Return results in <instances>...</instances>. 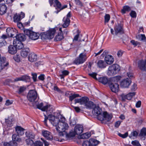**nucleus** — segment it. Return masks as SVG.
<instances>
[{"instance_id": "1", "label": "nucleus", "mask_w": 146, "mask_h": 146, "mask_svg": "<svg viewBox=\"0 0 146 146\" xmlns=\"http://www.w3.org/2000/svg\"><path fill=\"white\" fill-rule=\"evenodd\" d=\"M49 121L53 125L56 127V129L59 132L60 137L64 135V117L61 114L60 112H57L55 113L54 116L49 115Z\"/></svg>"}, {"instance_id": "2", "label": "nucleus", "mask_w": 146, "mask_h": 146, "mask_svg": "<svg viewBox=\"0 0 146 146\" xmlns=\"http://www.w3.org/2000/svg\"><path fill=\"white\" fill-rule=\"evenodd\" d=\"M58 30L59 32L57 35L54 38V40L57 41L61 40L63 39L62 31L61 27H56L53 28L49 29L46 32H43L40 34L41 38L42 40L46 39H51L54 36L56 31Z\"/></svg>"}, {"instance_id": "3", "label": "nucleus", "mask_w": 146, "mask_h": 146, "mask_svg": "<svg viewBox=\"0 0 146 146\" xmlns=\"http://www.w3.org/2000/svg\"><path fill=\"white\" fill-rule=\"evenodd\" d=\"M121 77L117 76L110 78V83L109 84L111 91L113 92L116 93L118 91L119 85L117 82L119 81Z\"/></svg>"}, {"instance_id": "4", "label": "nucleus", "mask_w": 146, "mask_h": 146, "mask_svg": "<svg viewBox=\"0 0 146 146\" xmlns=\"http://www.w3.org/2000/svg\"><path fill=\"white\" fill-rule=\"evenodd\" d=\"M120 67L117 64H113L108 68V73L110 75H114L118 74L120 70Z\"/></svg>"}, {"instance_id": "5", "label": "nucleus", "mask_w": 146, "mask_h": 146, "mask_svg": "<svg viewBox=\"0 0 146 146\" xmlns=\"http://www.w3.org/2000/svg\"><path fill=\"white\" fill-rule=\"evenodd\" d=\"M27 98L28 100L30 102H34L39 97L37 92L35 90H29L27 95Z\"/></svg>"}, {"instance_id": "6", "label": "nucleus", "mask_w": 146, "mask_h": 146, "mask_svg": "<svg viewBox=\"0 0 146 146\" xmlns=\"http://www.w3.org/2000/svg\"><path fill=\"white\" fill-rule=\"evenodd\" d=\"M87 58L86 53H82L75 59L73 63L76 65L82 64L86 61Z\"/></svg>"}, {"instance_id": "7", "label": "nucleus", "mask_w": 146, "mask_h": 146, "mask_svg": "<svg viewBox=\"0 0 146 146\" xmlns=\"http://www.w3.org/2000/svg\"><path fill=\"white\" fill-rule=\"evenodd\" d=\"M98 144V141L94 139H90L89 141H85L83 142L82 146H96Z\"/></svg>"}, {"instance_id": "8", "label": "nucleus", "mask_w": 146, "mask_h": 146, "mask_svg": "<svg viewBox=\"0 0 146 146\" xmlns=\"http://www.w3.org/2000/svg\"><path fill=\"white\" fill-rule=\"evenodd\" d=\"M6 32L8 37H15V35L17 33V30L14 28L8 27L6 29Z\"/></svg>"}, {"instance_id": "9", "label": "nucleus", "mask_w": 146, "mask_h": 146, "mask_svg": "<svg viewBox=\"0 0 146 146\" xmlns=\"http://www.w3.org/2000/svg\"><path fill=\"white\" fill-rule=\"evenodd\" d=\"M135 95V92H130L126 95L122 94L121 95L122 101H125L126 100H130L132 97Z\"/></svg>"}, {"instance_id": "10", "label": "nucleus", "mask_w": 146, "mask_h": 146, "mask_svg": "<svg viewBox=\"0 0 146 146\" xmlns=\"http://www.w3.org/2000/svg\"><path fill=\"white\" fill-rule=\"evenodd\" d=\"M12 138L13 141L11 142L12 146H17V144L16 141H17L19 143L22 142L21 139L19 137V136L17 134H13L12 136Z\"/></svg>"}, {"instance_id": "11", "label": "nucleus", "mask_w": 146, "mask_h": 146, "mask_svg": "<svg viewBox=\"0 0 146 146\" xmlns=\"http://www.w3.org/2000/svg\"><path fill=\"white\" fill-rule=\"evenodd\" d=\"M114 29L115 35H117L118 33L120 34L124 33V31L123 28V26L121 24L118 23L115 27Z\"/></svg>"}, {"instance_id": "12", "label": "nucleus", "mask_w": 146, "mask_h": 146, "mask_svg": "<svg viewBox=\"0 0 146 146\" xmlns=\"http://www.w3.org/2000/svg\"><path fill=\"white\" fill-rule=\"evenodd\" d=\"M89 100V98L86 96H84L79 99H76L74 100L75 103H80V104H86L87 102Z\"/></svg>"}, {"instance_id": "13", "label": "nucleus", "mask_w": 146, "mask_h": 146, "mask_svg": "<svg viewBox=\"0 0 146 146\" xmlns=\"http://www.w3.org/2000/svg\"><path fill=\"white\" fill-rule=\"evenodd\" d=\"M138 67L141 70L146 71V60H141L139 61Z\"/></svg>"}, {"instance_id": "14", "label": "nucleus", "mask_w": 146, "mask_h": 146, "mask_svg": "<svg viewBox=\"0 0 146 146\" xmlns=\"http://www.w3.org/2000/svg\"><path fill=\"white\" fill-rule=\"evenodd\" d=\"M131 82V79L128 78L123 79L120 83L121 86L123 88H128Z\"/></svg>"}, {"instance_id": "15", "label": "nucleus", "mask_w": 146, "mask_h": 146, "mask_svg": "<svg viewBox=\"0 0 146 146\" xmlns=\"http://www.w3.org/2000/svg\"><path fill=\"white\" fill-rule=\"evenodd\" d=\"M9 65V63L6 60L5 57H2L0 59V72Z\"/></svg>"}, {"instance_id": "16", "label": "nucleus", "mask_w": 146, "mask_h": 146, "mask_svg": "<svg viewBox=\"0 0 146 146\" xmlns=\"http://www.w3.org/2000/svg\"><path fill=\"white\" fill-rule=\"evenodd\" d=\"M24 13H21V14H15L13 17V21L14 22L17 23L19 22L21 20L25 17Z\"/></svg>"}, {"instance_id": "17", "label": "nucleus", "mask_w": 146, "mask_h": 146, "mask_svg": "<svg viewBox=\"0 0 146 146\" xmlns=\"http://www.w3.org/2000/svg\"><path fill=\"white\" fill-rule=\"evenodd\" d=\"M43 136L47 139L51 140L53 139V137L51 133L47 130H43L42 131Z\"/></svg>"}, {"instance_id": "18", "label": "nucleus", "mask_w": 146, "mask_h": 146, "mask_svg": "<svg viewBox=\"0 0 146 146\" xmlns=\"http://www.w3.org/2000/svg\"><path fill=\"white\" fill-rule=\"evenodd\" d=\"M110 78L109 79L107 77L104 76L99 77L98 80L103 84L106 85L107 84H109L110 83Z\"/></svg>"}, {"instance_id": "19", "label": "nucleus", "mask_w": 146, "mask_h": 146, "mask_svg": "<svg viewBox=\"0 0 146 146\" xmlns=\"http://www.w3.org/2000/svg\"><path fill=\"white\" fill-rule=\"evenodd\" d=\"M83 130V126L80 125H77L75 127L74 131L76 135H80L82 133Z\"/></svg>"}, {"instance_id": "20", "label": "nucleus", "mask_w": 146, "mask_h": 146, "mask_svg": "<svg viewBox=\"0 0 146 146\" xmlns=\"http://www.w3.org/2000/svg\"><path fill=\"white\" fill-rule=\"evenodd\" d=\"M104 60L107 64L110 65L112 64L114 61L113 56L110 55H107L104 58Z\"/></svg>"}, {"instance_id": "21", "label": "nucleus", "mask_w": 146, "mask_h": 146, "mask_svg": "<svg viewBox=\"0 0 146 146\" xmlns=\"http://www.w3.org/2000/svg\"><path fill=\"white\" fill-rule=\"evenodd\" d=\"M13 44L15 46L16 48L18 49H22L24 47L22 41H20L17 40H14L13 42Z\"/></svg>"}, {"instance_id": "22", "label": "nucleus", "mask_w": 146, "mask_h": 146, "mask_svg": "<svg viewBox=\"0 0 146 146\" xmlns=\"http://www.w3.org/2000/svg\"><path fill=\"white\" fill-rule=\"evenodd\" d=\"M71 12H68L66 15V17L65 21H64V28L68 27L69 25L70 22V19L71 17Z\"/></svg>"}, {"instance_id": "23", "label": "nucleus", "mask_w": 146, "mask_h": 146, "mask_svg": "<svg viewBox=\"0 0 146 146\" xmlns=\"http://www.w3.org/2000/svg\"><path fill=\"white\" fill-rule=\"evenodd\" d=\"M15 37H16V39L15 40H17L20 41H24L26 39V36L23 33L16 34Z\"/></svg>"}, {"instance_id": "24", "label": "nucleus", "mask_w": 146, "mask_h": 146, "mask_svg": "<svg viewBox=\"0 0 146 146\" xmlns=\"http://www.w3.org/2000/svg\"><path fill=\"white\" fill-rule=\"evenodd\" d=\"M8 52L11 54H14L17 52V48L15 46L10 45L8 48Z\"/></svg>"}, {"instance_id": "25", "label": "nucleus", "mask_w": 146, "mask_h": 146, "mask_svg": "<svg viewBox=\"0 0 146 146\" xmlns=\"http://www.w3.org/2000/svg\"><path fill=\"white\" fill-rule=\"evenodd\" d=\"M15 131L17 132V134L19 137V135H22L24 133V131L25 129L23 127L19 126H17L15 128Z\"/></svg>"}, {"instance_id": "26", "label": "nucleus", "mask_w": 146, "mask_h": 146, "mask_svg": "<svg viewBox=\"0 0 146 146\" xmlns=\"http://www.w3.org/2000/svg\"><path fill=\"white\" fill-rule=\"evenodd\" d=\"M97 67L101 68H104L107 66V64L105 61L101 60H99L97 63Z\"/></svg>"}, {"instance_id": "27", "label": "nucleus", "mask_w": 146, "mask_h": 146, "mask_svg": "<svg viewBox=\"0 0 146 146\" xmlns=\"http://www.w3.org/2000/svg\"><path fill=\"white\" fill-rule=\"evenodd\" d=\"M103 116L104 120H106L107 122L110 121L113 117L112 114H109L107 111L103 112Z\"/></svg>"}, {"instance_id": "28", "label": "nucleus", "mask_w": 146, "mask_h": 146, "mask_svg": "<svg viewBox=\"0 0 146 146\" xmlns=\"http://www.w3.org/2000/svg\"><path fill=\"white\" fill-rule=\"evenodd\" d=\"M29 36V38L32 40H35L37 39L39 36V33L32 31Z\"/></svg>"}, {"instance_id": "29", "label": "nucleus", "mask_w": 146, "mask_h": 146, "mask_svg": "<svg viewBox=\"0 0 146 146\" xmlns=\"http://www.w3.org/2000/svg\"><path fill=\"white\" fill-rule=\"evenodd\" d=\"M37 55L34 53H31L28 57L29 60L31 62H34L36 60Z\"/></svg>"}, {"instance_id": "30", "label": "nucleus", "mask_w": 146, "mask_h": 146, "mask_svg": "<svg viewBox=\"0 0 146 146\" xmlns=\"http://www.w3.org/2000/svg\"><path fill=\"white\" fill-rule=\"evenodd\" d=\"M64 133L66 135V137L68 139H70L74 137L76 135L74 131H73L71 130V131H70L69 133H67V132L64 131Z\"/></svg>"}, {"instance_id": "31", "label": "nucleus", "mask_w": 146, "mask_h": 146, "mask_svg": "<svg viewBox=\"0 0 146 146\" xmlns=\"http://www.w3.org/2000/svg\"><path fill=\"white\" fill-rule=\"evenodd\" d=\"M7 7L5 4H0V15H2L6 12Z\"/></svg>"}, {"instance_id": "32", "label": "nucleus", "mask_w": 146, "mask_h": 146, "mask_svg": "<svg viewBox=\"0 0 146 146\" xmlns=\"http://www.w3.org/2000/svg\"><path fill=\"white\" fill-rule=\"evenodd\" d=\"M30 50L29 48H26L23 49L21 52V55L23 57H26L30 52Z\"/></svg>"}, {"instance_id": "33", "label": "nucleus", "mask_w": 146, "mask_h": 146, "mask_svg": "<svg viewBox=\"0 0 146 146\" xmlns=\"http://www.w3.org/2000/svg\"><path fill=\"white\" fill-rule=\"evenodd\" d=\"M54 3L57 8L59 9V11L57 10L55 11V13H58L61 10L64 8V6H62V8H61V4L58 0H55Z\"/></svg>"}, {"instance_id": "34", "label": "nucleus", "mask_w": 146, "mask_h": 146, "mask_svg": "<svg viewBox=\"0 0 146 146\" xmlns=\"http://www.w3.org/2000/svg\"><path fill=\"white\" fill-rule=\"evenodd\" d=\"M139 136L142 137H144V140H145V137L146 136V128L145 127H143L141 130Z\"/></svg>"}, {"instance_id": "35", "label": "nucleus", "mask_w": 146, "mask_h": 146, "mask_svg": "<svg viewBox=\"0 0 146 146\" xmlns=\"http://www.w3.org/2000/svg\"><path fill=\"white\" fill-rule=\"evenodd\" d=\"M85 106L87 108L92 109L94 107L95 105L92 102L88 100Z\"/></svg>"}, {"instance_id": "36", "label": "nucleus", "mask_w": 146, "mask_h": 146, "mask_svg": "<svg viewBox=\"0 0 146 146\" xmlns=\"http://www.w3.org/2000/svg\"><path fill=\"white\" fill-rule=\"evenodd\" d=\"M131 10L130 7L128 5H125L123 6V9L121 10V13L122 14H125L127 12H129Z\"/></svg>"}, {"instance_id": "37", "label": "nucleus", "mask_w": 146, "mask_h": 146, "mask_svg": "<svg viewBox=\"0 0 146 146\" xmlns=\"http://www.w3.org/2000/svg\"><path fill=\"white\" fill-rule=\"evenodd\" d=\"M93 108V112L95 115H98L101 113V110L99 107H94Z\"/></svg>"}, {"instance_id": "38", "label": "nucleus", "mask_w": 146, "mask_h": 146, "mask_svg": "<svg viewBox=\"0 0 146 146\" xmlns=\"http://www.w3.org/2000/svg\"><path fill=\"white\" fill-rule=\"evenodd\" d=\"M76 32L77 33V35L75 36L73 39V44L75 43L78 40V38L80 36V32L79 30H77V31Z\"/></svg>"}, {"instance_id": "39", "label": "nucleus", "mask_w": 146, "mask_h": 146, "mask_svg": "<svg viewBox=\"0 0 146 146\" xmlns=\"http://www.w3.org/2000/svg\"><path fill=\"white\" fill-rule=\"evenodd\" d=\"M22 81L26 82H29L31 81L30 77L27 75L22 76Z\"/></svg>"}, {"instance_id": "40", "label": "nucleus", "mask_w": 146, "mask_h": 146, "mask_svg": "<svg viewBox=\"0 0 146 146\" xmlns=\"http://www.w3.org/2000/svg\"><path fill=\"white\" fill-rule=\"evenodd\" d=\"M90 136V134L88 133H83L80 136V138L82 139H87Z\"/></svg>"}, {"instance_id": "41", "label": "nucleus", "mask_w": 146, "mask_h": 146, "mask_svg": "<svg viewBox=\"0 0 146 146\" xmlns=\"http://www.w3.org/2000/svg\"><path fill=\"white\" fill-rule=\"evenodd\" d=\"M52 106L50 105L47 104L46 105V106H43L42 108V111H50V109L52 108L51 107Z\"/></svg>"}, {"instance_id": "42", "label": "nucleus", "mask_w": 146, "mask_h": 146, "mask_svg": "<svg viewBox=\"0 0 146 146\" xmlns=\"http://www.w3.org/2000/svg\"><path fill=\"white\" fill-rule=\"evenodd\" d=\"M26 90V88L24 86H21L18 90V93L21 94L23 93Z\"/></svg>"}, {"instance_id": "43", "label": "nucleus", "mask_w": 146, "mask_h": 146, "mask_svg": "<svg viewBox=\"0 0 146 146\" xmlns=\"http://www.w3.org/2000/svg\"><path fill=\"white\" fill-rule=\"evenodd\" d=\"M81 97L78 94H74L70 96L69 97V100L70 101H72L74 99L77 97Z\"/></svg>"}, {"instance_id": "44", "label": "nucleus", "mask_w": 146, "mask_h": 146, "mask_svg": "<svg viewBox=\"0 0 146 146\" xmlns=\"http://www.w3.org/2000/svg\"><path fill=\"white\" fill-rule=\"evenodd\" d=\"M130 42L134 46H136L138 45H140V42L137 41H135L134 40H132L130 41Z\"/></svg>"}, {"instance_id": "45", "label": "nucleus", "mask_w": 146, "mask_h": 146, "mask_svg": "<svg viewBox=\"0 0 146 146\" xmlns=\"http://www.w3.org/2000/svg\"><path fill=\"white\" fill-rule=\"evenodd\" d=\"M26 142L27 145H33L34 143L33 141L30 139H28L26 140Z\"/></svg>"}, {"instance_id": "46", "label": "nucleus", "mask_w": 146, "mask_h": 146, "mask_svg": "<svg viewBox=\"0 0 146 146\" xmlns=\"http://www.w3.org/2000/svg\"><path fill=\"white\" fill-rule=\"evenodd\" d=\"M31 75L32 78L34 82H36L37 81V74L36 73L34 72L31 73Z\"/></svg>"}, {"instance_id": "47", "label": "nucleus", "mask_w": 146, "mask_h": 146, "mask_svg": "<svg viewBox=\"0 0 146 146\" xmlns=\"http://www.w3.org/2000/svg\"><path fill=\"white\" fill-rule=\"evenodd\" d=\"M130 16L133 18H135L137 17V13L136 12L133 10H132L129 14Z\"/></svg>"}, {"instance_id": "48", "label": "nucleus", "mask_w": 146, "mask_h": 146, "mask_svg": "<svg viewBox=\"0 0 146 146\" xmlns=\"http://www.w3.org/2000/svg\"><path fill=\"white\" fill-rule=\"evenodd\" d=\"M110 19V16L108 14H106L104 17V22L105 23H108Z\"/></svg>"}, {"instance_id": "49", "label": "nucleus", "mask_w": 146, "mask_h": 146, "mask_svg": "<svg viewBox=\"0 0 146 146\" xmlns=\"http://www.w3.org/2000/svg\"><path fill=\"white\" fill-rule=\"evenodd\" d=\"M34 144V146H43L42 143L40 141H35Z\"/></svg>"}, {"instance_id": "50", "label": "nucleus", "mask_w": 146, "mask_h": 146, "mask_svg": "<svg viewBox=\"0 0 146 146\" xmlns=\"http://www.w3.org/2000/svg\"><path fill=\"white\" fill-rule=\"evenodd\" d=\"M118 135L119 137L123 138H125L128 136V133L126 132L123 134H122L120 133H118Z\"/></svg>"}, {"instance_id": "51", "label": "nucleus", "mask_w": 146, "mask_h": 146, "mask_svg": "<svg viewBox=\"0 0 146 146\" xmlns=\"http://www.w3.org/2000/svg\"><path fill=\"white\" fill-rule=\"evenodd\" d=\"M131 144L134 146H141V145L140 144L139 142L137 140L132 141L131 142Z\"/></svg>"}, {"instance_id": "52", "label": "nucleus", "mask_w": 146, "mask_h": 146, "mask_svg": "<svg viewBox=\"0 0 146 146\" xmlns=\"http://www.w3.org/2000/svg\"><path fill=\"white\" fill-rule=\"evenodd\" d=\"M96 115L98 119L102 121H104L103 113V114H102V113H101L100 114Z\"/></svg>"}, {"instance_id": "53", "label": "nucleus", "mask_w": 146, "mask_h": 146, "mask_svg": "<svg viewBox=\"0 0 146 146\" xmlns=\"http://www.w3.org/2000/svg\"><path fill=\"white\" fill-rule=\"evenodd\" d=\"M97 74L95 72H93L92 73H90L89 74V75L90 76L92 77L93 78L95 79L96 80H98V78H97L96 77Z\"/></svg>"}, {"instance_id": "54", "label": "nucleus", "mask_w": 146, "mask_h": 146, "mask_svg": "<svg viewBox=\"0 0 146 146\" xmlns=\"http://www.w3.org/2000/svg\"><path fill=\"white\" fill-rule=\"evenodd\" d=\"M75 3L76 5H77L80 7L83 6V5L82 3L80 0H74Z\"/></svg>"}, {"instance_id": "55", "label": "nucleus", "mask_w": 146, "mask_h": 146, "mask_svg": "<svg viewBox=\"0 0 146 146\" xmlns=\"http://www.w3.org/2000/svg\"><path fill=\"white\" fill-rule=\"evenodd\" d=\"M13 59L15 61L19 62L20 61V56L18 55H16L13 57Z\"/></svg>"}, {"instance_id": "56", "label": "nucleus", "mask_w": 146, "mask_h": 146, "mask_svg": "<svg viewBox=\"0 0 146 146\" xmlns=\"http://www.w3.org/2000/svg\"><path fill=\"white\" fill-rule=\"evenodd\" d=\"M7 44L5 40H1L0 41V47H1L5 46Z\"/></svg>"}, {"instance_id": "57", "label": "nucleus", "mask_w": 146, "mask_h": 146, "mask_svg": "<svg viewBox=\"0 0 146 146\" xmlns=\"http://www.w3.org/2000/svg\"><path fill=\"white\" fill-rule=\"evenodd\" d=\"M122 122V121H116L115 123V127L116 128H118L120 125L121 123Z\"/></svg>"}, {"instance_id": "58", "label": "nucleus", "mask_w": 146, "mask_h": 146, "mask_svg": "<svg viewBox=\"0 0 146 146\" xmlns=\"http://www.w3.org/2000/svg\"><path fill=\"white\" fill-rule=\"evenodd\" d=\"M69 123L70 126H74L76 124V122L74 119H71L70 120Z\"/></svg>"}, {"instance_id": "59", "label": "nucleus", "mask_w": 146, "mask_h": 146, "mask_svg": "<svg viewBox=\"0 0 146 146\" xmlns=\"http://www.w3.org/2000/svg\"><path fill=\"white\" fill-rule=\"evenodd\" d=\"M32 31L29 30V29H26L24 31V32L25 34L28 36L29 37L30 34L31 33Z\"/></svg>"}, {"instance_id": "60", "label": "nucleus", "mask_w": 146, "mask_h": 146, "mask_svg": "<svg viewBox=\"0 0 146 146\" xmlns=\"http://www.w3.org/2000/svg\"><path fill=\"white\" fill-rule=\"evenodd\" d=\"M5 122L8 126L10 127L12 125L11 122L8 119L5 120Z\"/></svg>"}, {"instance_id": "61", "label": "nucleus", "mask_w": 146, "mask_h": 146, "mask_svg": "<svg viewBox=\"0 0 146 146\" xmlns=\"http://www.w3.org/2000/svg\"><path fill=\"white\" fill-rule=\"evenodd\" d=\"M38 79L40 80L43 81L44 79V75L41 74L38 76Z\"/></svg>"}, {"instance_id": "62", "label": "nucleus", "mask_w": 146, "mask_h": 146, "mask_svg": "<svg viewBox=\"0 0 146 146\" xmlns=\"http://www.w3.org/2000/svg\"><path fill=\"white\" fill-rule=\"evenodd\" d=\"M139 37H141V40L145 41L146 40V37L144 34H141L140 35H138Z\"/></svg>"}, {"instance_id": "63", "label": "nucleus", "mask_w": 146, "mask_h": 146, "mask_svg": "<svg viewBox=\"0 0 146 146\" xmlns=\"http://www.w3.org/2000/svg\"><path fill=\"white\" fill-rule=\"evenodd\" d=\"M43 103H42V102L40 104H38L37 105V108L38 109L42 110V108L43 107Z\"/></svg>"}, {"instance_id": "64", "label": "nucleus", "mask_w": 146, "mask_h": 146, "mask_svg": "<svg viewBox=\"0 0 146 146\" xmlns=\"http://www.w3.org/2000/svg\"><path fill=\"white\" fill-rule=\"evenodd\" d=\"M59 76L61 79L64 78V70L59 72Z\"/></svg>"}]
</instances>
